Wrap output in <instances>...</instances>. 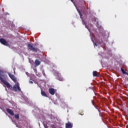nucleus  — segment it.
<instances>
[{"label": "nucleus", "instance_id": "nucleus-27", "mask_svg": "<svg viewBox=\"0 0 128 128\" xmlns=\"http://www.w3.org/2000/svg\"><path fill=\"white\" fill-rule=\"evenodd\" d=\"M6 90H7L6 88Z\"/></svg>", "mask_w": 128, "mask_h": 128}, {"label": "nucleus", "instance_id": "nucleus-10", "mask_svg": "<svg viewBox=\"0 0 128 128\" xmlns=\"http://www.w3.org/2000/svg\"><path fill=\"white\" fill-rule=\"evenodd\" d=\"M6 112H8V114H9L11 116H14V111H12V110L10 109H6Z\"/></svg>", "mask_w": 128, "mask_h": 128}, {"label": "nucleus", "instance_id": "nucleus-3", "mask_svg": "<svg viewBox=\"0 0 128 128\" xmlns=\"http://www.w3.org/2000/svg\"><path fill=\"white\" fill-rule=\"evenodd\" d=\"M8 74L10 76V78H11V80H12L14 82H16V76H14V75L12 74L10 72H8Z\"/></svg>", "mask_w": 128, "mask_h": 128}, {"label": "nucleus", "instance_id": "nucleus-23", "mask_svg": "<svg viewBox=\"0 0 128 128\" xmlns=\"http://www.w3.org/2000/svg\"><path fill=\"white\" fill-rule=\"evenodd\" d=\"M30 82L31 84H34V82H32V81H30Z\"/></svg>", "mask_w": 128, "mask_h": 128}, {"label": "nucleus", "instance_id": "nucleus-12", "mask_svg": "<svg viewBox=\"0 0 128 128\" xmlns=\"http://www.w3.org/2000/svg\"><path fill=\"white\" fill-rule=\"evenodd\" d=\"M41 94L42 96H46V98H48V95H46V92L42 90H41Z\"/></svg>", "mask_w": 128, "mask_h": 128}, {"label": "nucleus", "instance_id": "nucleus-5", "mask_svg": "<svg viewBox=\"0 0 128 128\" xmlns=\"http://www.w3.org/2000/svg\"><path fill=\"white\" fill-rule=\"evenodd\" d=\"M13 90L14 92H20V85L15 84L13 87Z\"/></svg>", "mask_w": 128, "mask_h": 128}, {"label": "nucleus", "instance_id": "nucleus-25", "mask_svg": "<svg viewBox=\"0 0 128 128\" xmlns=\"http://www.w3.org/2000/svg\"><path fill=\"white\" fill-rule=\"evenodd\" d=\"M94 20H96V18H94Z\"/></svg>", "mask_w": 128, "mask_h": 128}, {"label": "nucleus", "instance_id": "nucleus-11", "mask_svg": "<svg viewBox=\"0 0 128 128\" xmlns=\"http://www.w3.org/2000/svg\"><path fill=\"white\" fill-rule=\"evenodd\" d=\"M35 64L36 66H38L40 64V60L36 59L35 60Z\"/></svg>", "mask_w": 128, "mask_h": 128}, {"label": "nucleus", "instance_id": "nucleus-20", "mask_svg": "<svg viewBox=\"0 0 128 128\" xmlns=\"http://www.w3.org/2000/svg\"><path fill=\"white\" fill-rule=\"evenodd\" d=\"M79 114H80V116H84V112L82 113H79Z\"/></svg>", "mask_w": 128, "mask_h": 128}, {"label": "nucleus", "instance_id": "nucleus-18", "mask_svg": "<svg viewBox=\"0 0 128 128\" xmlns=\"http://www.w3.org/2000/svg\"><path fill=\"white\" fill-rule=\"evenodd\" d=\"M92 103L93 106H94V100H92Z\"/></svg>", "mask_w": 128, "mask_h": 128}, {"label": "nucleus", "instance_id": "nucleus-26", "mask_svg": "<svg viewBox=\"0 0 128 128\" xmlns=\"http://www.w3.org/2000/svg\"><path fill=\"white\" fill-rule=\"evenodd\" d=\"M58 74V76H60V74Z\"/></svg>", "mask_w": 128, "mask_h": 128}, {"label": "nucleus", "instance_id": "nucleus-4", "mask_svg": "<svg viewBox=\"0 0 128 128\" xmlns=\"http://www.w3.org/2000/svg\"><path fill=\"white\" fill-rule=\"evenodd\" d=\"M0 44H3L4 46H8V42H6V40L4 38H0Z\"/></svg>", "mask_w": 128, "mask_h": 128}, {"label": "nucleus", "instance_id": "nucleus-13", "mask_svg": "<svg viewBox=\"0 0 128 128\" xmlns=\"http://www.w3.org/2000/svg\"><path fill=\"white\" fill-rule=\"evenodd\" d=\"M121 72H122L123 74H126V76H128V73L124 71V68H121Z\"/></svg>", "mask_w": 128, "mask_h": 128}, {"label": "nucleus", "instance_id": "nucleus-8", "mask_svg": "<svg viewBox=\"0 0 128 128\" xmlns=\"http://www.w3.org/2000/svg\"><path fill=\"white\" fill-rule=\"evenodd\" d=\"M66 128H72V124L70 122L66 123Z\"/></svg>", "mask_w": 128, "mask_h": 128}, {"label": "nucleus", "instance_id": "nucleus-15", "mask_svg": "<svg viewBox=\"0 0 128 128\" xmlns=\"http://www.w3.org/2000/svg\"><path fill=\"white\" fill-rule=\"evenodd\" d=\"M14 118H16L17 120H20V115H18V114H15Z\"/></svg>", "mask_w": 128, "mask_h": 128}, {"label": "nucleus", "instance_id": "nucleus-14", "mask_svg": "<svg viewBox=\"0 0 128 128\" xmlns=\"http://www.w3.org/2000/svg\"><path fill=\"white\" fill-rule=\"evenodd\" d=\"M58 80H60V82H64V78L62 77V76H58Z\"/></svg>", "mask_w": 128, "mask_h": 128}, {"label": "nucleus", "instance_id": "nucleus-22", "mask_svg": "<svg viewBox=\"0 0 128 128\" xmlns=\"http://www.w3.org/2000/svg\"><path fill=\"white\" fill-rule=\"evenodd\" d=\"M97 110H98V112H99L100 114V110H98V108H97Z\"/></svg>", "mask_w": 128, "mask_h": 128}, {"label": "nucleus", "instance_id": "nucleus-21", "mask_svg": "<svg viewBox=\"0 0 128 128\" xmlns=\"http://www.w3.org/2000/svg\"><path fill=\"white\" fill-rule=\"evenodd\" d=\"M85 28H86L88 29V26L87 25H86Z\"/></svg>", "mask_w": 128, "mask_h": 128}, {"label": "nucleus", "instance_id": "nucleus-2", "mask_svg": "<svg viewBox=\"0 0 128 128\" xmlns=\"http://www.w3.org/2000/svg\"><path fill=\"white\" fill-rule=\"evenodd\" d=\"M28 48L30 50H32V52H38V50L37 48H34L32 44H28L27 46Z\"/></svg>", "mask_w": 128, "mask_h": 128}, {"label": "nucleus", "instance_id": "nucleus-7", "mask_svg": "<svg viewBox=\"0 0 128 128\" xmlns=\"http://www.w3.org/2000/svg\"><path fill=\"white\" fill-rule=\"evenodd\" d=\"M49 92L50 94L54 96V94H56V92H54V89L52 88H49Z\"/></svg>", "mask_w": 128, "mask_h": 128}, {"label": "nucleus", "instance_id": "nucleus-17", "mask_svg": "<svg viewBox=\"0 0 128 128\" xmlns=\"http://www.w3.org/2000/svg\"><path fill=\"white\" fill-rule=\"evenodd\" d=\"M82 24H86V23L84 22V20H82Z\"/></svg>", "mask_w": 128, "mask_h": 128}, {"label": "nucleus", "instance_id": "nucleus-24", "mask_svg": "<svg viewBox=\"0 0 128 128\" xmlns=\"http://www.w3.org/2000/svg\"><path fill=\"white\" fill-rule=\"evenodd\" d=\"M72 2L74 3V0H70Z\"/></svg>", "mask_w": 128, "mask_h": 128}, {"label": "nucleus", "instance_id": "nucleus-16", "mask_svg": "<svg viewBox=\"0 0 128 128\" xmlns=\"http://www.w3.org/2000/svg\"><path fill=\"white\" fill-rule=\"evenodd\" d=\"M42 74L44 76H46V73L44 72V70H42Z\"/></svg>", "mask_w": 128, "mask_h": 128}, {"label": "nucleus", "instance_id": "nucleus-9", "mask_svg": "<svg viewBox=\"0 0 128 128\" xmlns=\"http://www.w3.org/2000/svg\"><path fill=\"white\" fill-rule=\"evenodd\" d=\"M93 76H97L98 77L100 76V73H98L96 71H94L92 72Z\"/></svg>", "mask_w": 128, "mask_h": 128}, {"label": "nucleus", "instance_id": "nucleus-19", "mask_svg": "<svg viewBox=\"0 0 128 128\" xmlns=\"http://www.w3.org/2000/svg\"><path fill=\"white\" fill-rule=\"evenodd\" d=\"M98 46V44H96V42H94V46Z\"/></svg>", "mask_w": 128, "mask_h": 128}, {"label": "nucleus", "instance_id": "nucleus-6", "mask_svg": "<svg viewBox=\"0 0 128 128\" xmlns=\"http://www.w3.org/2000/svg\"><path fill=\"white\" fill-rule=\"evenodd\" d=\"M99 36V38L96 40V42L98 44H102V42H104V40H102V38H104V36Z\"/></svg>", "mask_w": 128, "mask_h": 128}, {"label": "nucleus", "instance_id": "nucleus-1", "mask_svg": "<svg viewBox=\"0 0 128 128\" xmlns=\"http://www.w3.org/2000/svg\"><path fill=\"white\" fill-rule=\"evenodd\" d=\"M6 74H4V71L0 69V80L8 88H10V90L12 89V86L8 82L6 81Z\"/></svg>", "mask_w": 128, "mask_h": 128}]
</instances>
